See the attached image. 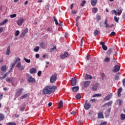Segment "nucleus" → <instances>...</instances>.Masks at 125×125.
Segmentation results:
<instances>
[{"instance_id": "nucleus-12", "label": "nucleus", "mask_w": 125, "mask_h": 125, "mask_svg": "<svg viewBox=\"0 0 125 125\" xmlns=\"http://www.w3.org/2000/svg\"><path fill=\"white\" fill-rule=\"evenodd\" d=\"M84 87H88L90 84V81H86L84 82L83 83Z\"/></svg>"}, {"instance_id": "nucleus-33", "label": "nucleus", "mask_w": 125, "mask_h": 125, "mask_svg": "<svg viewBox=\"0 0 125 125\" xmlns=\"http://www.w3.org/2000/svg\"><path fill=\"white\" fill-rule=\"evenodd\" d=\"M75 97L79 100V99H81L82 96H81V94H77Z\"/></svg>"}, {"instance_id": "nucleus-9", "label": "nucleus", "mask_w": 125, "mask_h": 125, "mask_svg": "<svg viewBox=\"0 0 125 125\" xmlns=\"http://www.w3.org/2000/svg\"><path fill=\"white\" fill-rule=\"evenodd\" d=\"M100 44L102 46V47L104 50H107L108 48L107 47V46L105 45V42H101Z\"/></svg>"}, {"instance_id": "nucleus-32", "label": "nucleus", "mask_w": 125, "mask_h": 125, "mask_svg": "<svg viewBox=\"0 0 125 125\" xmlns=\"http://www.w3.org/2000/svg\"><path fill=\"white\" fill-rule=\"evenodd\" d=\"M98 34H99V31L97 30H95V31L94 32V35L95 37H96V36H98Z\"/></svg>"}, {"instance_id": "nucleus-59", "label": "nucleus", "mask_w": 125, "mask_h": 125, "mask_svg": "<svg viewBox=\"0 0 125 125\" xmlns=\"http://www.w3.org/2000/svg\"><path fill=\"white\" fill-rule=\"evenodd\" d=\"M20 110H21V111H24V110H25V107L22 106L20 108Z\"/></svg>"}, {"instance_id": "nucleus-1", "label": "nucleus", "mask_w": 125, "mask_h": 125, "mask_svg": "<svg viewBox=\"0 0 125 125\" xmlns=\"http://www.w3.org/2000/svg\"><path fill=\"white\" fill-rule=\"evenodd\" d=\"M57 89L56 86L48 85L46 86L42 90V94L44 95L45 94H51L53 92H54L55 90Z\"/></svg>"}, {"instance_id": "nucleus-26", "label": "nucleus", "mask_w": 125, "mask_h": 125, "mask_svg": "<svg viewBox=\"0 0 125 125\" xmlns=\"http://www.w3.org/2000/svg\"><path fill=\"white\" fill-rule=\"evenodd\" d=\"M120 118L122 121H125V114L122 113L120 115Z\"/></svg>"}, {"instance_id": "nucleus-47", "label": "nucleus", "mask_w": 125, "mask_h": 125, "mask_svg": "<svg viewBox=\"0 0 125 125\" xmlns=\"http://www.w3.org/2000/svg\"><path fill=\"white\" fill-rule=\"evenodd\" d=\"M43 44H44V42H41L40 43V46L42 47V48H43Z\"/></svg>"}, {"instance_id": "nucleus-51", "label": "nucleus", "mask_w": 125, "mask_h": 125, "mask_svg": "<svg viewBox=\"0 0 125 125\" xmlns=\"http://www.w3.org/2000/svg\"><path fill=\"white\" fill-rule=\"evenodd\" d=\"M49 7H50L49 4H48L45 7V9H46V10H49Z\"/></svg>"}, {"instance_id": "nucleus-38", "label": "nucleus", "mask_w": 125, "mask_h": 125, "mask_svg": "<svg viewBox=\"0 0 125 125\" xmlns=\"http://www.w3.org/2000/svg\"><path fill=\"white\" fill-rule=\"evenodd\" d=\"M24 61H25V62H26V63H31V60L30 59H26V58H24Z\"/></svg>"}, {"instance_id": "nucleus-61", "label": "nucleus", "mask_w": 125, "mask_h": 125, "mask_svg": "<svg viewBox=\"0 0 125 125\" xmlns=\"http://www.w3.org/2000/svg\"><path fill=\"white\" fill-rule=\"evenodd\" d=\"M71 115H73V116H75L76 115V112L75 111H73L71 112Z\"/></svg>"}, {"instance_id": "nucleus-54", "label": "nucleus", "mask_w": 125, "mask_h": 125, "mask_svg": "<svg viewBox=\"0 0 125 125\" xmlns=\"http://www.w3.org/2000/svg\"><path fill=\"white\" fill-rule=\"evenodd\" d=\"M107 125L106 122H102L100 124V125Z\"/></svg>"}, {"instance_id": "nucleus-42", "label": "nucleus", "mask_w": 125, "mask_h": 125, "mask_svg": "<svg viewBox=\"0 0 125 125\" xmlns=\"http://www.w3.org/2000/svg\"><path fill=\"white\" fill-rule=\"evenodd\" d=\"M19 69L21 71H23V70H24V69H25V65L21 66L19 68Z\"/></svg>"}, {"instance_id": "nucleus-57", "label": "nucleus", "mask_w": 125, "mask_h": 125, "mask_svg": "<svg viewBox=\"0 0 125 125\" xmlns=\"http://www.w3.org/2000/svg\"><path fill=\"white\" fill-rule=\"evenodd\" d=\"M119 79H120V77L119 76H116L115 77V80L116 81H118V80H119Z\"/></svg>"}, {"instance_id": "nucleus-24", "label": "nucleus", "mask_w": 125, "mask_h": 125, "mask_svg": "<svg viewBox=\"0 0 125 125\" xmlns=\"http://www.w3.org/2000/svg\"><path fill=\"white\" fill-rule=\"evenodd\" d=\"M62 107H63V101H60L59 103L58 108L60 109V108H62Z\"/></svg>"}, {"instance_id": "nucleus-16", "label": "nucleus", "mask_w": 125, "mask_h": 125, "mask_svg": "<svg viewBox=\"0 0 125 125\" xmlns=\"http://www.w3.org/2000/svg\"><path fill=\"white\" fill-rule=\"evenodd\" d=\"M123 91V88L120 87V88L118 89V92H117V95L119 97H121V93Z\"/></svg>"}, {"instance_id": "nucleus-17", "label": "nucleus", "mask_w": 125, "mask_h": 125, "mask_svg": "<svg viewBox=\"0 0 125 125\" xmlns=\"http://www.w3.org/2000/svg\"><path fill=\"white\" fill-rule=\"evenodd\" d=\"M30 74H36L37 73V69L35 68H32L30 69Z\"/></svg>"}, {"instance_id": "nucleus-64", "label": "nucleus", "mask_w": 125, "mask_h": 125, "mask_svg": "<svg viewBox=\"0 0 125 125\" xmlns=\"http://www.w3.org/2000/svg\"><path fill=\"white\" fill-rule=\"evenodd\" d=\"M72 14H76L77 13V11L72 10Z\"/></svg>"}, {"instance_id": "nucleus-50", "label": "nucleus", "mask_w": 125, "mask_h": 125, "mask_svg": "<svg viewBox=\"0 0 125 125\" xmlns=\"http://www.w3.org/2000/svg\"><path fill=\"white\" fill-rule=\"evenodd\" d=\"M56 48V46H55L53 48L50 49V52H52V51H53V50H54V49H55Z\"/></svg>"}, {"instance_id": "nucleus-4", "label": "nucleus", "mask_w": 125, "mask_h": 125, "mask_svg": "<svg viewBox=\"0 0 125 125\" xmlns=\"http://www.w3.org/2000/svg\"><path fill=\"white\" fill-rule=\"evenodd\" d=\"M23 90H24V89L23 88H20L19 90H18L16 92V94L15 95V97L17 98V97H19L21 94H22V92H23Z\"/></svg>"}, {"instance_id": "nucleus-31", "label": "nucleus", "mask_w": 125, "mask_h": 125, "mask_svg": "<svg viewBox=\"0 0 125 125\" xmlns=\"http://www.w3.org/2000/svg\"><path fill=\"white\" fill-rule=\"evenodd\" d=\"M33 50L35 51V52H38V51L40 50V47L36 46V48H34Z\"/></svg>"}, {"instance_id": "nucleus-62", "label": "nucleus", "mask_w": 125, "mask_h": 125, "mask_svg": "<svg viewBox=\"0 0 125 125\" xmlns=\"http://www.w3.org/2000/svg\"><path fill=\"white\" fill-rule=\"evenodd\" d=\"M86 1H83L82 3H81V6H83V5L84 4V3H85Z\"/></svg>"}, {"instance_id": "nucleus-43", "label": "nucleus", "mask_w": 125, "mask_h": 125, "mask_svg": "<svg viewBox=\"0 0 125 125\" xmlns=\"http://www.w3.org/2000/svg\"><path fill=\"white\" fill-rule=\"evenodd\" d=\"M17 16V15H16V14H14L13 15H11L10 16V18H15V17H16V16Z\"/></svg>"}, {"instance_id": "nucleus-10", "label": "nucleus", "mask_w": 125, "mask_h": 125, "mask_svg": "<svg viewBox=\"0 0 125 125\" xmlns=\"http://www.w3.org/2000/svg\"><path fill=\"white\" fill-rule=\"evenodd\" d=\"M28 83H36V80L32 77H29L28 79Z\"/></svg>"}, {"instance_id": "nucleus-13", "label": "nucleus", "mask_w": 125, "mask_h": 125, "mask_svg": "<svg viewBox=\"0 0 125 125\" xmlns=\"http://www.w3.org/2000/svg\"><path fill=\"white\" fill-rule=\"evenodd\" d=\"M23 22H24V19H21L18 21L17 24L19 25V26H21L22 24H23Z\"/></svg>"}, {"instance_id": "nucleus-21", "label": "nucleus", "mask_w": 125, "mask_h": 125, "mask_svg": "<svg viewBox=\"0 0 125 125\" xmlns=\"http://www.w3.org/2000/svg\"><path fill=\"white\" fill-rule=\"evenodd\" d=\"M6 81L8 83H9V82L13 83V82L14 81L13 77H10V78H7L6 79Z\"/></svg>"}, {"instance_id": "nucleus-25", "label": "nucleus", "mask_w": 125, "mask_h": 125, "mask_svg": "<svg viewBox=\"0 0 125 125\" xmlns=\"http://www.w3.org/2000/svg\"><path fill=\"white\" fill-rule=\"evenodd\" d=\"M8 74H9V72H7L5 74H4V75L2 77L0 76V79L3 80V79H5V78L7 77V75H8Z\"/></svg>"}, {"instance_id": "nucleus-8", "label": "nucleus", "mask_w": 125, "mask_h": 125, "mask_svg": "<svg viewBox=\"0 0 125 125\" xmlns=\"http://www.w3.org/2000/svg\"><path fill=\"white\" fill-rule=\"evenodd\" d=\"M28 31L29 29H28V28H25L24 30H23V31L21 34V38H24V37L26 36V34H27V33H28Z\"/></svg>"}, {"instance_id": "nucleus-63", "label": "nucleus", "mask_w": 125, "mask_h": 125, "mask_svg": "<svg viewBox=\"0 0 125 125\" xmlns=\"http://www.w3.org/2000/svg\"><path fill=\"white\" fill-rule=\"evenodd\" d=\"M36 58H40V54H36L35 55Z\"/></svg>"}, {"instance_id": "nucleus-28", "label": "nucleus", "mask_w": 125, "mask_h": 125, "mask_svg": "<svg viewBox=\"0 0 125 125\" xmlns=\"http://www.w3.org/2000/svg\"><path fill=\"white\" fill-rule=\"evenodd\" d=\"M4 119V116H3V114L0 113V122H1V121H3Z\"/></svg>"}, {"instance_id": "nucleus-20", "label": "nucleus", "mask_w": 125, "mask_h": 125, "mask_svg": "<svg viewBox=\"0 0 125 125\" xmlns=\"http://www.w3.org/2000/svg\"><path fill=\"white\" fill-rule=\"evenodd\" d=\"M91 3L92 6H95L97 3V0H91Z\"/></svg>"}, {"instance_id": "nucleus-41", "label": "nucleus", "mask_w": 125, "mask_h": 125, "mask_svg": "<svg viewBox=\"0 0 125 125\" xmlns=\"http://www.w3.org/2000/svg\"><path fill=\"white\" fill-rule=\"evenodd\" d=\"M53 19H54V21H55V24L56 25H59V23H58V21H57V19H56V18H55V17H54Z\"/></svg>"}, {"instance_id": "nucleus-37", "label": "nucleus", "mask_w": 125, "mask_h": 125, "mask_svg": "<svg viewBox=\"0 0 125 125\" xmlns=\"http://www.w3.org/2000/svg\"><path fill=\"white\" fill-rule=\"evenodd\" d=\"M107 54H108V55H110V54H111V53H112V49L109 48L108 51L106 52Z\"/></svg>"}, {"instance_id": "nucleus-22", "label": "nucleus", "mask_w": 125, "mask_h": 125, "mask_svg": "<svg viewBox=\"0 0 125 125\" xmlns=\"http://www.w3.org/2000/svg\"><path fill=\"white\" fill-rule=\"evenodd\" d=\"M0 70L3 72V73L6 72V65H2L1 68Z\"/></svg>"}, {"instance_id": "nucleus-46", "label": "nucleus", "mask_w": 125, "mask_h": 125, "mask_svg": "<svg viewBox=\"0 0 125 125\" xmlns=\"http://www.w3.org/2000/svg\"><path fill=\"white\" fill-rule=\"evenodd\" d=\"M104 62H110V58H105L104 59Z\"/></svg>"}, {"instance_id": "nucleus-35", "label": "nucleus", "mask_w": 125, "mask_h": 125, "mask_svg": "<svg viewBox=\"0 0 125 125\" xmlns=\"http://www.w3.org/2000/svg\"><path fill=\"white\" fill-rule=\"evenodd\" d=\"M97 11H98V9H97V8L95 7L93 8V11H92L93 13H96Z\"/></svg>"}, {"instance_id": "nucleus-44", "label": "nucleus", "mask_w": 125, "mask_h": 125, "mask_svg": "<svg viewBox=\"0 0 125 125\" xmlns=\"http://www.w3.org/2000/svg\"><path fill=\"white\" fill-rule=\"evenodd\" d=\"M96 20H97V21L101 20V17H100V16L99 15L96 16Z\"/></svg>"}, {"instance_id": "nucleus-40", "label": "nucleus", "mask_w": 125, "mask_h": 125, "mask_svg": "<svg viewBox=\"0 0 125 125\" xmlns=\"http://www.w3.org/2000/svg\"><path fill=\"white\" fill-rule=\"evenodd\" d=\"M112 14H114H114H115V15L116 16H117V15H118V12H117V11H116V10H112Z\"/></svg>"}, {"instance_id": "nucleus-6", "label": "nucleus", "mask_w": 125, "mask_h": 125, "mask_svg": "<svg viewBox=\"0 0 125 125\" xmlns=\"http://www.w3.org/2000/svg\"><path fill=\"white\" fill-rule=\"evenodd\" d=\"M121 69V67L119 66L118 64H116L114 66V69L112 70V71L113 73H117L120 71V69Z\"/></svg>"}, {"instance_id": "nucleus-60", "label": "nucleus", "mask_w": 125, "mask_h": 125, "mask_svg": "<svg viewBox=\"0 0 125 125\" xmlns=\"http://www.w3.org/2000/svg\"><path fill=\"white\" fill-rule=\"evenodd\" d=\"M42 75V71H39L38 72V76H39V77L40 76Z\"/></svg>"}, {"instance_id": "nucleus-56", "label": "nucleus", "mask_w": 125, "mask_h": 125, "mask_svg": "<svg viewBox=\"0 0 125 125\" xmlns=\"http://www.w3.org/2000/svg\"><path fill=\"white\" fill-rule=\"evenodd\" d=\"M2 22H3V23L4 24H4H6V23L7 22H8V20H4L3 21H2Z\"/></svg>"}, {"instance_id": "nucleus-3", "label": "nucleus", "mask_w": 125, "mask_h": 125, "mask_svg": "<svg viewBox=\"0 0 125 125\" xmlns=\"http://www.w3.org/2000/svg\"><path fill=\"white\" fill-rule=\"evenodd\" d=\"M71 55V54L68 53V52L65 51L64 53V54H61L60 55V57L61 59H65V58H67V57H69Z\"/></svg>"}, {"instance_id": "nucleus-36", "label": "nucleus", "mask_w": 125, "mask_h": 125, "mask_svg": "<svg viewBox=\"0 0 125 125\" xmlns=\"http://www.w3.org/2000/svg\"><path fill=\"white\" fill-rule=\"evenodd\" d=\"M28 96V94H26L21 96L20 99H24V98H26Z\"/></svg>"}, {"instance_id": "nucleus-11", "label": "nucleus", "mask_w": 125, "mask_h": 125, "mask_svg": "<svg viewBox=\"0 0 125 125\" xmlns=\"http://www.w3.org/2000/svg\"><path fill=\"white\" fill-rule=\"evenodd\" d=\"M111 98H112V94H109L104 98V101H107V100H110Z\"/></svg>"}, {"instance_id": "nucleus-53", "label": "nucleus", "mask_w": 125, "mask_h": 125, "mask_svg": "<svg viewBox=\"0 0 125 125\" xmlns=\"http://www.w3.org/2000/svg\"><path fill=\"white\" fill-rule=\"evenodd\" d=\"M110 36H116V33L114 31H112L110 34Z\"/></svg>"}, {"instance_id": "nucleus-39", "label": "nucleus", "mask_w": 125, "mask_h": 125, "mask_svg": "<svg viewBox=\"0 0 125 125\" xmlns=\"http://www.w3.org/2000/svg\"><path fill=\"white\" fill-rule=\"evenodd\" d=\"M19 35H20V32L19 31V30H17L15 32V36L16 37H18V36H19Z\"/></svg>"}, {"instance_id": "nucleus-30", "label": "nucleus", "mask_w": 125, "mask_h": 125, "mask_svg": "<svg viewBox=\"0 0 125 125\" xmlns=\"http://www.w3.org/2000/svg\"><path fill=\"white\" fill-rule=\"evenodd\" d=\"M117 11L118 15H121V14H122V12L123 11V9H118L117 10Z\"/></svg>"}, {"instance_id": "nucleus-55", "label": "nucleus", "mask_w": 125, "mask_h": 125, "mask_svg": "<svg viewBox=\"0 0 125 125\" xmlns=\"http://www.w3.org/2000/svg\"><path fill=\"white\" fill-rule=\"evenodd\" d=\"M118 102H119V105H122L123 103V101H122V100H118Z\"/></svg>"}, {"instance_id": "nucleus-27", "label": "nucleus", "mask_w": 125, "mask_h": 125, "mask_svg": "<svg viewBox=\"0 0 125 125\" xmlns=\"http://www.w3.org/2000/svg\"><path fill=\"white\" fill-rule=\"evenodd\" d=\"M107 18H106L104 21V25H106L105 27L110 28V25L108 24V22H107Z\"/></svg>"}, {"instance_id": "nucleus-45", "label": "nucleus", "mask_w": 125, "mask_h": 125, "mask_svg": "<svg viewBox=\"0 0 125 125\" xmlns=\"http://www.w3.org/2000/svg\"><path fill=\"white\" fill-rule=\"evenodd\" d=\"M7 125H16V124L14 122H9L7 124Z\"/></svg>"}, {"instance_id": "nucleus-15", "label": "nucleus", "mask_w": 125, "mask_h": 125, "mask_svg": "<svg viewBox=\"0 0 125 125\" xmlns=\"http://www.w3.org/2000/svg\"><path fill=\"white\" fill-rule=\"evenodd\" d=\"M98 119H104V115H103V112L99 113L98 114Z\"/></svg>"}, {"instance_id": "nucleus-52", "label": "nucleus", "mask_w": 125, "mask_h": 125, "mask_svg": "<svg viewBox=\"0 0 125 125\" xmlns=\"http://www.w3.org/2000/svg\"><path fill=\"white\" fill-rule=\"evenodd\" d=\"M20 60H21L19 58H18L16 61L15 62L16 63V64H17V63H18V62H19V61H20Z\"/></svg>"}, {"instance_id": "nucleus-7", "label": "nucleus", "mask_w": 125, "mask_h": 125, "mask_svg": "<svg viewBox=\"0 0 125 125\" xmlns=\"http://www.w3.org/2000/svg\"><path fill=\"white\" fill-rule=\"evenodd\" d=\"M71 84L72 86H75L76 84H77V78H72L71 80Z\"/></svg>"}, {"instance_id": "nucleus-58", "label": "nucleus", "mask_w": 125, "mask_h": 125, "mask_svg": "<svg viewBox=\"0 0 125 125\" xmlns=\"http://www.w3.org/2000/svg\"><path fill=\"white\" fill-rule=\"evenodd\" d=\"M47 31L48 32H52V28L49 27L47 29Z\"/></svg>"}, {"instance_id": "nucleus-2", "label": "nucleus", "mask_w": 125, "mask_h": 125, "mask_svg": "<svg viewBox=\"0 0 125 125\" xmlns=\"http://www.w3.org/2000/svg\"><path fill=\"white\" fill-rule=\"evenodd\" d=\"M57 80V74L56 73H54V75H52L50 78V82L51 83H55Z\"/></svg>"}, {"instance_id": "nucleus-49", "label": "nucleus", "mask_w": 125, "mask_h": 125, "mask_svg": "<svg viewBox=\"0 0 125 125\" xmlns=\"http://www.w3.org/2000/svg\"><path fill=\"white\" fill-rule=\"evenodd\" d=\"M21 66V62H19L16 65L17 68H18L19 69V68L20 67V66Z\"/></svg>"}, {"instance_id": "nucleus-29", "label": "nucleus", "mask_w": 125, "mask_h": 125, "mask_svg": "<svg viewBox=\"0 0 125 125\" xmlns=\"http://www.w3.org/2000/svg\"><path fill=\"white\" fill-rule=\"evenodd\" d=\"M114 21L116 22V23H119V20H120V18H117L116 16L114 17Z\"/></svg>"}, {"instance_id": "nucleus-5", "label": "nucleus", "mask_w": 125, "mask_h": 125, "mask_svg": "<svg viewBox=\"0 0 125 125\" xmlns=\"http://www.w3.org/2000/svg\"><path fill=\"white\" fill-rule=\"evenodd\" d=\"M91 106V104L89 103H87V100L85 101V104L84 105V108L85 110H88L89 108Z\"/></svg>"}, {"instance_id": "nucleus-14", "label": "nucleus", "mask_w": 125, "mask_h": 125, "mask_svg": "<svg viewBox=\"0 0 125 125\" xmlns=\"http://www.w3.org/2000/svg\"><path fill=\"white\" fill-rule=\"evenodd\" d=\"M99 85V84H98V83H95L92 86V90L95 91L97 90V88H98Z\"/></svg>"}, {"instance_id": "nucleus-23", "label": "nucleus", "mask_w": 125, "mask_h": 125, "mask_svg": "<svg viewBox=\"0 0 125 125\" xmlns=\"http://www.w3.org/2000/svg\"><path fill=\"white\" fill-rule=\"evenodd\" d=\"M72 90L73 92H77L79 90V86H75L72 88Z\"/></svg>"}, {"instance_id": "nucleus-48", "label": "nucleus", "mask_w": 125, "mask_h": 125, "mask_svg": "<svg viewBox=\"0 0 125 125\" xmlns=\"http://www.w3.org/2000/svg\"><path fill=\"white\" fill-rule=\"evenodd\" d=\"M101 96V94H96L94 96H93V97H99Z\"/></svg>"}, {"instance_id": "nucleus-34", "label": "nucleus", "mask_w": 125, "mask_h": 125, "mask_svg": "<svg viewBox=\"0 0 125 125\" xmlns=\"http://www.w3.org/2000/svg\"><path fill=\"white\" fill-rule=\"evenodd\" d=\"M113 103V102L110 101L106 104H104V105H103V107H105V106H106V105H108V106H109L110 105H112V104Z\"/></svg>"}, {"instance_id": "nucleus-19", "label": "nucleus", "mask_w": 125, "mask_h": 125, "mask_svg": "<svg viewBox=\"0 0 125 125\" xmlns=\"http://www.w3.org/2000/svg\"><path fill=\"white\" fill-rule=\"evenodd\" d=\"M11 53L10 52V46H9L7 48V51L6 52V55H9Z\"/></svg>"}, {"instance_id": "nucleus-18", "label": "nucleus", "mask_w": 125, "mask_h": 125, "mask_svg": "<svg viewBox=\"0 0 125 125\" xmlns=\"http://www.w3.org/2000/svg\"><path fill=\"white\" fill-rule=\"evenodd\" d=\"M92 79V76L91 75L86 74L84 77V80H91Z\"/></svg>"}]
</instances>
